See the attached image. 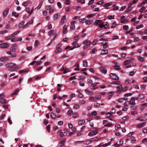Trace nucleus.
Segmentation results:
<instances>
[{"mask_svg": "<svg viewBox=\"0 0 147 147\" xmlns=\"http://www.w3.org/2000/svg\"><path fill=\"white\" fill-rule=\"evenodd\" d=\"M84 92L87 94L91 96L93 94V92L91 90H90L88 89H86L84 90Z\"/></svg>", "mask_w": 147, "mask_h": 147, "instance_id": "14", "label": "nucleus"}, {"mask_svg": "<svg viewBox=\"0 0 147 147\" xmlns=\"http://www.w3.org/2000/svg\"><path fill=\"white\" fill-rule=\"evenodd\" d=\"M73 117L74 118H76L78 117L79 115L78 113L76 112H74L72 113Z\"/></svg>", "mask_w": 147, "mask_h": 147, "instance_id": "32", "label": "nucleus"}, {"mask_svg": "<svg viewBox=\"0 0 147 147\" xmlns=\"http://www.w3.org/2000/svg\"><path fill=\"white\" fill-rule=\"evenodd\" d=\"M51 117L53 119H55L56 118V114L53 112H51L50 115Z\"/></svg>", "mask_w": 147, "mask_h": 147, "instance_id": "28", "label": "nucleus"}, {"mask_svg": "<svg viewBox=\"0 0 147 147\" xmlns=\"http://www.w3.org/2000/svg\"><path fill=\"white\" fill-rule=\"evenodd\" d=\"M64 3L65 5H69L70 4V2L69 0H66Z\"/></svg>", "mask_w": 147, "mask_h": 147, "instance_id": "62", "label": "nucleus"}, {"mask_svg": "<svg viewBox=\"0 0 147 147\" xmlns=\"http://www.w3.org/2000/svg\"><path fill=\"white\" fill-rule=\"evenodd\" d=\"M76 67L75 68L74 70L76 71H78L80 70L79 68V64L76 63Z\"/></svg>", "mask_w": 147, "mask_h": 147, "instance_id": "46", "label": "nucleus"}, {"mask_svg": "<svg viewBox=\"0 0 147 147\" xmlns=\"http://www.w3.org/2000/svg\"><path fill=\"white\" fill-rule=\"evenodd\" d=\"M100 84L99 82H96L95 83L92 84H91V86L92 87L93 90H94L98 88V87L97 86L98 84Z\"/></svg>", "mask_w": 147, "mask_h": 147, "instance_id": "8", "label": "nucleus"}, {"mask_svg": "<svg viewBox=\"0 0 147 147\" xmlns=\"http://www.w3.org/2000/svg\"><path fill=\"white\" fill-rule=\"evenodd\" d=\"M100 104L97 102L96 101L94 104V106L95 107H99L100 106Z\"/></svg>", "mask_w": 147, "mask_h": 147, "instance_id": "47", "label": "nucleus"}, {"mask_svg": "<svg viewBox=\"0 0 147 147\" xmlns=\"http://www.w3.org/2000/svg\"><path fill=\"white\" fill-rule=\"evenodd\" d=\"M65 11L66 12L69 11H70V9H71L70 7H65Z\"/></svg>", "mask_w": 147, "mask_h": 147, "instance_id": "59", "label": "nucleus"}, {"mask_svg": "<svg viewBox=\"0 0 147 147\" xmlns=\"http://www.w3.org/2000/svg\"><path fill=\"white\" fill-rule=\"evenodd\" d=\"M83 63V66L84 67H87V64L88 62H87V60H84L82 62Z\"/></svg>", "mask_w": 147, "mask_h": 147, "instance_id": "30", "label": "nucleus"}, {"mask_svg": "<svg viewBox=\"0 0 147 147\" xmlns=\"http://www.w3.org/2000/svg\"><path fill=\"white\" fill-rule=\"evenodd\" d=\"M138 98L140 99H143L144 98V95L142 94H140L138 96Z\"/></svg>", "mask_w": 147, "mask_h": 147, "instance_id": "39", "label": "nucleus"}, {"mask_svg": "<svg viewBox=\"0 0 147 147\" xmlns=\"http://www.w3.org/2000/svg\"><path fill=\"white\" fill-rule=\"evenodd\" d=\"M95 16V15L94 14H90L87 15L86 16V17L88 18H90L92 17H93L94 16Z\"/></svg>", "mask_w": 147, "mask_h": 147, "instance_id": "60", "label": "nucleus"}, {"mask_svg": "<svg viewBox=\"0 0 147 147\" xmlns=\"http://www.w3.org/2000/svg\"><path fill=\"white\" fill-rule=\"evenodd\" d=\"M79 105L77 104H75L73 106V108L75 109H78L80 108Z\"/></svg>", "mask_w": 147, "mask_h": 147, "instance_id": "34", "label": "nucleus"}, {"mask_svg": "<svg viewBox=\"0 0 147 147\" xmlns=\"http://www.w3.org/2000/svg\"><path fill=\"white\" fill-rule=\"evenodd\" d=\"M103 124L106 127H110L112 125L111 123H109L107 120H104L103 121Z\"/></svg>", "mask_w": 147, "mask_h": 147, "instance_id": "7", "label": "nucleus"}, {"mask_svg": "<svg viewBox=\"0 0 147 147\" xmlns=\"http://www.w3.org/2000/svg\"><path fill=\"white\" fill-rule=\"evenodd\" d=\"M85 121L84 120H81L79 122V125H82L85 123Z\"/></svg>", "mask_w": 147, "mask_h": 147, "instance_id": "52", "label": "nucleus"}, {"mask_svg": "<svg viewBox=\"0 0 147 147\" xmlns=\"http://www.w3.org/2000/svg\"><path fill=\"white\" fill-rule=\"evenodd\" d=\"M93 22V21L92 20H86L85 22V24L86 25H90Z\"/></svg>", "mask_w": 147, "mask_h": 147, "instance_id": "25", "label": "nucleus"}, {"mask_svg": "<svg viewBox=\"0 0 147 147\" xmlns=\"http://www.w3.org/2000/svg\"><path fill=\"white\" fill-rule=\"evenodd\" d=\"M43 2V1H42L41 2L40 4H39V5L37 7H36V9H37V10H39L40 8V7H41V6H42V5Z\"/></svg>", "mask_w": 147, "mask_h": 147, "instance_id": "53", "label": "nucleus"}, {"mask_svg": "<svg viewBox=\"0 0 147 147\" xmlns=\"http://www.w3.org/2000/svg\"><path fill=\"white\" fill-rule=\"evenodd\" d=\"M131 61V60H127L125 61L123 63V64L124 65H127L130 63Z\"/></svg>", "mask_w": 147, "mask_h": 147, "instance_id": "40", "label": "nucleus"}, {"mask_svg": "<svg viewBox=\"0 0 147 147\" xmlns=\"http://www.w3.org/2000/svg\"><path fill=\"white\" fill-rule=\"evenodd\" d=\"M70 71V70L67 68H65L64 69V70L63 71V73L65 74L68 72H69Z\"/></svg>", "mask_w": 147, "mask_h": 147, "instance_id": "54", "label": "nucleus"}, {"mask_svg": "<svg viewBox=\"0 0 147 147\" xmlns=\"http://www.w3.org/2000/svg\"><path fill=\"white\" fill-rule=\"evenodd\" d=\"M111 5H112L111 3H106L104 5V6L105 7H107L106 9H108V8H107V7L109 6H110Z\"/></svg>", "mask_w": 147, "mask_h": 147, "instance_id": "43", "label": "nucleus"}, {"mask_svg": "<svg viewBox=\"0 0 147 147\" xmlns=\"http://www.w3.org/2000/svg\"><path fill=\"white\" fill-rule=\"evenodd\" d=\"M85 102H86V101L84 100H80L79 101L80 104H82V105H83V104H84L85 103Z\"/></svg>", "mask_w": 147, "mask_h": 147, "instance_id": "64", "label": "nucleus"}, {"mask_svg": "<svg viewBox=\"0 0 147 147\" xmlns=\"http://www.w3.org/2000/svg\"><path fill=\"white\" fill-rule=\"evenodd\" d=\"M146 119L147 118L146 117L142 116L138 117L136 119L137 120L140 121H145L146 120Z\"/></svg>", "mask_w": 147, "mask_h": 147, "instance_id": "15", "label": "nucleus"}, {"mask_svg": "<svg viewBox=\"0 0 147 147\" xmlns=\"http://www.w3.org/2000/svg\"><path fill=\"white\" fill-rule=\"evenodd\" d=\"M95 99H96V100H100L101 99V96L100 95H99L97 96H95Z\"/></svg>", "mask_w": 147, "mask_h": 147, "instance_id": "49", "label": "nucleus"}, {"mask_svg": "<svg viewBox=\"0 0 147 147\" xmlns=\"http://www.w3.org/2000/svg\"><path fill=\"white\" fill-rule=\"evenodd\" d=\"M131 6L129 5V4L128 5V7L127 9L125 10V12L126 13L129 12L131 11L132 8H131Z\"/></svg>", "mask_w": 147, "mask_h": 147, "instance_id": "29", "label": "nucleus"}, {"mask_svg": "<svg viewBox=\"0 0 147 147\" xmlns=\"http://www.w3.org/2000/svg\"><path fill=\"white\" fill-rule=\"evenodd\" d=\"M9 45L6 43H3L0 44V47L1 48H7L9 47Z\"/></svg>", "mask_w": 147, "mask_h": 147, "instance_id": "10", "label": "nucleus"}, {"mask_svg": "<svg viewBox=\"0 0 147 147\" xmlns=\"http://www.w3.org/2000/svg\"><path fill=\"white\" fill-rule=\"evenodd\" d=\"M75 21H72L71 22V24L70 27V30H74L75 28Z\"/></svg>", "mask_w": 147, "mask_h": 147, "instance_id": "12", "label": "nucleus"}, {"mask_svg": "<svg viewBox=\"0 0 147 147\" xmlns=\"http://www.w3.org/2000/svg\"><path fill=\"white\" fill-rule=\"evenodd\" d=\"M34 17H32L30 20L26 24L24 25V28H27L30 25L32 24L34 22Z\"/></svg>", "mask_w": 147, "mask_h": 147, "instance_id": "3", "label": "nucleus"}, {"mask_svg": "<svg viewBox=\"0 0 147 147\" xmlns=\"http://www.w3.org/2000/svg\"><path fill=\"white\" fill-rule=\"evenodd\" d=\"M138 60L141 62H143L145 60L144 57L140 56L137 57Z\"/></svg>", "mask_w": 147, "mask_h": 147, "instance_id": "23", "label": "nucleus"}, {"mask_svg": "<svg viewBox=\"0 0 147 147\" xmlns=\"http://www.w3.org/2000/svg\"><path fill=\"white\" fill-rule=\"evenodd\" d=\"M89 99L91 101H94L95 102H96V100L95 99V97H93V96H91L89 98Z\"/></svg>", "mask_w": 147, "mask_h": 147, "instance_id": "37", "label": "nucleus"}, {"mask_svg": "<svg viewBox=\"0 0 147 147\" xmlns=\"http://www.w3.org/2000/svg\"><path fill=\"white\" fill-rule=\"evenodd\" d=\"M146 9V8L144 7H142L140 9V12L141 13H142L144 10Z\"/></svg>", "mask_w": 147, "mask_h": 147, "instance_id": "58", "label": "nucleus"}, {"mask_svg": "<svg viewBox=\"0 0 147 147\" xmlns=\"http://www.w3.org/2000/svg\"><path fill=\"white\" fill-rule=\"evenodd\" d=\"M86 19L85 18L80 19L79 21L80 23H83L84 22H85Z\"/></svg>", "mask_w": 147, "mask_h": 147, "instance_id": "36", "label": "nucleus"}, {"mask_svg": "<svg viewBox=\"0 0 147 147\" xmlns=\"http://www.w3.org/2000/svg\"><path fill=\"white\" fill-rule=\"evenodd\" d=\"M17 65L13 63H10L5 65V67L8 68L9 70L12 71L19 69L20 67L17 66Z\"/></svg>", "mask_w": 147, "mask_h": 147, "instance_id": "1", "label": "nucleus"}, {"mask_svg": "<svg viewBox=\"0 0 147 147\" xmlns=\"http://www.w3.org/2000/svg\"><path fill=\"white\" fill-rule=\"evenodd\" d=\"M77 2L80 3L82 4H84L85 3L84 0H78Z\"/></svg>", "mask_w": 147, "mask_h": 147, "instance_id": "56", "label": "nucleus"}, {"mask_svg": "<svg viewBox=\"0 0 147 147\" xmlns=\"http://www.w3.org/2000/svg\"><path fill=\"white\" fill-rule=\"evenodd\" d=\"M123 28L125 30H127L128 29L129 27L128 26L125 25L123 26Z\"/></svg>", "mask_w": 147, "mask_h": 147, "instance_id": "61", "label": "nucleus"}, {"mask_svg": "<svg viewBox=\"0 0 147 147\" xmlns=\"http://www.w3.org/2000/svg\"><path fill=\"white\" fill-rule=\"evenodd\" d=\"M107 40H106L105 42L104 43V42L101 43V44L102 45L103 47L104 48L105 47H107L108 46V45L107 44Z\"/></svg>", "mask_w": 147, "mask_h": 147, "instance_id": "27", "label": "nucleus"}, {"mask_svg": "<svg viewBox=\"0 0 147 147\" xmlns=\"http://www.w3.org/2000/svg\"><path fill=\"white\" fill-rule=\"evenodd\" d=\"M67 32V27H64L63 31V34H64Z\"/></svg>", "mask_w": 147, "mask_h": 147, "instance_id": "42", "label": "nucleus"}, {"mask_svg": "<svg viewBox=\"0 0 147 147\" xmlns=\"http://www.w3.org/2000/svg\"><path fill=\"white\" fill-rule=\"evenodd\" d=\"M129 103L130 104L133 105L135 104V101L134 99H132V98H131V100L130 101Z\"/></svg>", "mask_w": 147, "mask_h": 147, "instance_id": "41", "label": "nucleus"}, {"mask_svg": "<svg viewBox=\"0 0 147 147\" xmlns=\"http://www.w3.org/2000/svg\"><path fill=\"white\" fill-rule=\"evenodd\" d=\"M138 0H133L132 1H131L130 3L128 4L129 5L131 6L132 5L135 4L136 3Z\"/></svg>", "mask_w": 147, "mask_h": 147, "instance_id": "31", "label": "nucleus"}, {"mask_svg": "<svg viewBox=\"0 0 147 147\" xmlns=\"http://www.w3.org/2000/svg\"><path fill=\"white\" fill-rule=\"evenodd\" d=\"M117 25V23L116 22H114L111 24V28H114Z\"/></svg>", "mask_w": 147, "mask_h": 147, "instance_id": "48", "label": "nucleus"}, {"mask_svg": "<svg viewBox=\"0 0 147 147\" xmlns=\"http://www.w3.org/2000/svg\"><path fill=\"white\" fill-rule=\"evenodd\" d=\"M146 124V123L145 122H144L140 123H139L138 124L137 126V127L138 128H141L142 127H143L145 126Z\"/></svg>", "mask_w": 147, "mask_h": 147, "instance_id": "18", "label": "nucleus"}, {"mask_svg": "<svg viewBox=\"0 0 147 147\" xmlns=\"http://www.w3.org/2000/svg\"><path fill=\"white\" fill-rule=\"evenodd\" d=\"M9 58L8 57L4 56L0 57V62H6L9 60Z\"/></svg>", "mask_w": 147, "mask_h": 147, "instance_id": "5", "label": "nucleus"}, {"mask_svg": "<svg viewBox=\"0 0 147 147\" xmlns=\"http://www.w3.org/2000/svg\"><path fill=\"white\" fill-rule=\"evenodd\" d=\"M113 11H116L118 9L119 7L118 6L116 5L115 4L113 5Z\"/></svg>", "mask_w": 147, "mask_h": 147, "instance_id": "38", "label": "nucleus"}, {"mask_svg": "<svg viewBox=\"0 0 147 147\" xmlns=\"http://www.w3.org/2000/svg\"><path fill=\"white\" fill-rule=\"evenodd\" d=\"M17 56V55L15 53H11V57L15 58Z\"/></svg>", "mask_w": 147, "mask_h": 147, "instance_id": "57", "label": "nucleus"}, {"mask_svg": "<svg viewBox=\"0 0 147 147\" xmlns=\"http://www.w3.org/2000/svg\"><path fill=\"white\" fill-rule=\"evenodd\" d=\"M117 93H120L121 91H123V87L121 85L117 86Z\"/></svg>", "mask_w": 147, "mask_h": 147, "instance_id": "16", "label": "nucleus"}, {"mask_svg": "<svg viewBox=\"0 0 147 147\" xmlns=\"http://www.w3.org/2000/svg\"><path fill=\"white\" fill-rule=\"evenodd\" d=\"M60 17V15L59 13H56L54 14L53 19L54 20H56L59 19Z\"/></svg>", "mask_w": 147, "mask_h": 147, "instance_id": "17", "label": "nucleus"}, {"mask_svg": "<svg viewBox=\"0 0 147 147\" xmlns=\"http://www.w3.org/2000/svg\"><path fill=\"white\" fill-rule=\"evenodd\" d=\"M73 113V111L71 109H69L68 111L67 112V114L68 115H71V114Z\"/></svg>", "mask_w": 147, "mask_h": 147, "instance_id": "44", "label": "nucleus"}, {"mask_svg": "<svg viewBox=\"0 0 147 147\" xmlns=\"http://www.w3.org/2000/svg\"><path fill=\"white\" fill-rule=\"evenodd\" d=\"M144 26L142 24H141L140 25H139L137 26L136 27V29H140V28H142Z\"/></svg>", "mask_w": 147, "mask_h": 147, "instance_id": "55", "label": "nucleus"}, {"mask_svg": "<svg viewBox=\"0 0 147 147\" xmlns=\"http://www.w3.org/2000/svg\"><path fill=\"white\" fill-rule=\"evenodd\" d=\"M65 139H64L63 140H62L60 141L59 143V145L60 146H61L63 145L65 143Z\"/></svg>", "mask_w": 147, "mask_h": 147, "instance_id": "26", "label": "nucleus"}, {"mask_svg": "<svg viewBox=\"0 0 147 147\" xmlns=\"http://www.w3.org/2000/svg\"><path fill=\"white\" fill-rule=\"evenodd\" d=\"M62 46V45L61 43H59L56 47V49L55 51V53H57L58 52L61 51L62 50V49L61 48Z\"/></svg>", "mask_w": 147, "mask_h": 147, "instance_id": "4", "label": "nucleus"}, {"mask_svg": "<svg viewBox=\"0 0 147 147\" xmlns=\"http://www.w3.org/2000/svg\"><path fill=\"white\" fill-rule=\"evenodd\" d=\"M98 133V131H97V129H96V130L91 131L88 134V136L92 137L94 136L97 134Z\"/></svg>", "mask_w": 147, "mask_h": 147, "instance_id": "6", "label": "nucleus"}, {"mask_svg": "<svg viewBox=\"0 0 147 147\" xmlns=\"http://www.w3.org/2000/svg\"><path fill=\"white\" fill-rule=\"evenodd\" d=\"M101 20H96V21L94 22V25L97 26L99 24H100L101 22Z\"/></svg>", "mask_w": 147, "mask_h": 147, "instance_id": "33", "label": "nucleus"}, {"mask_svg": "<svg viewBox=\"0 0 147 147\" xmlns=\"http://www.w3.org/2000/svg\"><path fill=\"white\" fill-rule=\"evenodd\" d=\"M129 104L130 103L128 101H127L124 103L123 105L125 107H127Z\"/></svg>", "mask_w": 147, "mask_h": 147, "instance_id": "51", "label": "nucleus"}, {"mask_svg": "<svg viewBox=\"0 0 147 147\" xmlns=\"http://www.w3.org/2000/svg\"><path fill=\"white\" fill-rule=\"evenodd\" d=\"M114 68L115 69L117 70H119L121 68L118 65H115L114 66Z\"/></svg>", "mask_w": 147, "mask_h": 147, "instance_id": "63", "label": "nucleus"}, {"mask_svg": "<svg viewBox=\"0 0 147 147\" xmlns=\"http://www.w3.org/2000/svg\"><path fill=\"white\" fill-rule=\"evenodd\" d=\"M110 76L111 78L114 80H118L119 78L114 74L111 73L110 74Z\"/></svg>", "mask_w": 147, "mask_h": 147, "instance_id": "9", "label": "nucleus"}, {"mask_svg": "<svg viewBox=\"0 0 147 147\" xmlns=\"http://www.w3.org/2000/svg\"><path fill=\"white\" fill-rule=\"evenodd\" d=\"M91 42L88 40L84 41L82 44L84 45L83 46V49H85L88 47L90 45Z\"/></svg>", "mask_w": 147, "mask_h": 147, "instance_id": "2", "label": "nucleus"}, {"mask_svg": "<svg viewBox=\"0 0 147 147\" xmlns=\"http://www.w3.org/2000/svg\"><path fill=\"white\" fill-rule=\"evenodd\" d=\"M25 23V22L24 21H22L20 22L19 24L18 25V27L19 28H24V25Z\"/></svg>", "mask_w": 147, "mask_h": 147, "instance_id": "13", "label": "nucleus"}, {"mask_svg": "<svg viewBox=\"0 0 147 147\" xmlns=\"http://www.w3.org/2000/svg\"><path fill=\"white\" fill-rule=\"evenodd\" d=\"M57 134H59V136L61 137H63L64 136V132H62L61 130V129H59L58 131Z\"/></svg>", "mask_w": 147, "mask_h": 147, "instance_id": "21", "label": "nucleus"}, {"mask_svg": "<svg viewBox=\"0 0 147 147\" xmlns=\"http://www.w3.org/2000/svg\"><path fill=\"white\" fill-rule=\"evenodd\" d=\"M22 39V37H20L19 38H12L11 41L12 42H16L17 41H21Z\"/></svg>", "mask_w": 147, "mask_h": 147, "instance_id": "11", "label": "nucleus"}, {"mask_svg": "<svg viewBox=\"0 0 147 147\" xmlns=\"http://www.w3.org/2000/svg\"><path fill=\"white\" fill-rule=\"evenodd\" d=\"M66 20V16L65 15H64L63 16L61 20V23L62 25H63L64 24Z\"/></svg>", "mask_w": 147, "mask_h": 147, "instance_id": "19", "label": "nucleus"}, {"mask_svg": "<svg viewBox=\"0 0 147 147\" xmlns=\"http://www.w3.org/2000/svg\"><path fill=\"white\" fill-rule=\"evenodd\" d=\"M108 50L107 49H105H105H103L101 51V54L102 55H107L108 53Z\"/></svg>", "mask_w": 147, "mask_h": 147, "instance_id": "20", "label": "nucleus"}, {"mask_svg": "<svg viewBox=\"0 0 147 147\" xmlns=\"http://www.w3.org/2000/svg\"><path fill=\"white\" fill-rule=\"evenodd\" d=\"M9 11V9H6L3 12V16L5 17L7 16L8 13Z\"/></svg>", "mask_w": 147, "mask_h": 147, "instance_id": "24", "label": "nucleus"}, {"mask_svg": "<svg viewBox=\"0 0 147 147\" xmlns=\"http://www.w3.org/2000/svg\"><path fill=\"white\" fill-rule=\"evenodd\" d=\"M136 139L135 137L133 136L131 138V143H134L136 141Z\"/></svg>", "mask_w": 147, "mask_h": 147, "instance_id": "45", "label": "nucleus"}, {"mask_svg": "<svg viewBox=\"0 0 147 147\" xmlns=\"http://www.w3.org/2000/svg\"><path fill=\"white\" fill-rule=\"evenodd\" d=\"M0 102L3 104H6L7 103L6 100L3 98L1 99L0 100Z\"/></svg>", "mask_w": 147, "mask_h": 147, "instance_id": "35", "label": "nucleus"}, {"mask_svg": "<svg viewBox=\"0 0 147 147\" xmlns=\"http://www.w3.org/2000/svg\"><path fill=\"white\" fill-rule=\"evenodd\" d=\"M12 15L14 16L15 17H18L19 15L18 13L15 12H13L12 13Z\"/></svg>", "mask_w": 147, "mask_h": 147, "instance_id": "50", "label": "nucleus"}, {"mask_svg": "<svg viewBox=\"0 0 147 147\" xmlns=\"http://www.w3.org/2000/svg\"><path fill=\"white\" fill-rule=\"evenodd\" d=\"M100 71L104 74H106L107 73V71L106 69L103 67H101L100 69Z\"/></svg>", "mask_w": 147, "mask_h": 147, "instance_id": "22", "label": "nucleus"}]
</instances>
